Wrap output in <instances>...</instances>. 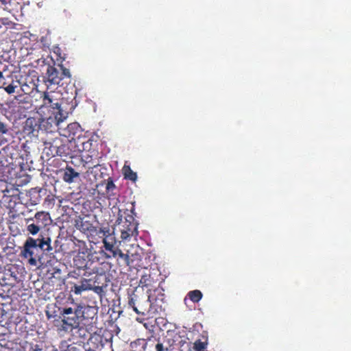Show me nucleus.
Instances as JSON below:
<instances>
[{
	"label": "nucleus",
	"mask_w": 351,
	"mask_h": 351,
	"mask_svg": "<svg viewBox=\"0 0 351 351\" xmlns=\"http://www.w3.org/2000/svg\"><path fill=\"white\" fill-rule=\"evenodd\" d=\"M60 310V317L62 322L61 328L66 332H72L75 328L79 327L82 318L84 319V314L90 313L96 315V310L91 306H83L77 305L74 308L72 307H64Z\"/></svg>",
	"instance_id": "1"
},
{
	"label": "nucleus",
	"mask_w": 351,
	"mask_h": 351,
	"mask_svg": "<svg viewBox=\"0 0 351 351\" xmlns=\"http://www.w3.org/2000/svg\"><path fill=\"white\" fill-rule=\"evenodd\" d=\"M74 139L76 144L77 155L82 152L85 153L81 158L83 160V163H82L83 167L85 166L84 162H85L86 165L89 162L94 163V162H97L99 156L98 151L95 149V146L97 145L96 141L84 135Z\"/></svg>",
	"instance_id": "2"
},
{
	"label": "nucleus",
	"mask_w": 351,
	"mask_h": 351,
	"mask_svg": "<svg viewBox=\"0 0 351 351\" xmlns=\"http://www.w3.org/2000/svg\"><path fill=\"white\" fill-rule=\"evenodd\" d=\"M128 304L136 314L146 317L147 319L152 317L150 297L148 295L138 294L133 291L128 296Z\"/></svg>",
	"instance_id": "3"
},
{
	"label": "nucleus",
	"mask_w": 351,
	"mask_h": 351,
	"mask_svg": "<svg viewBox=\"0 0 351 351\" xmlns=\"http://www.w3.org/2000/svg\"><path fill=\"white\" fill-rule=\"evenodd\" d=\"M25 222L28 233L36 235L40 230L49 226L52 222V219L48 212L38 211L34 214V217L25 218Z\"/></svg>",
	"instance_id": "4"
},
{
	"label": "nucleus",
	"mask_w": 351,
	"mask_h": 351,
	"mask_svg": "<svg viewBox=\"0 0 351 351\" xmlns=\"http://www.w3.org/2000/svg\"><path fill=\"white\" fill-rule=\"evenodd\" d=\"M71 77L69 69L63 66L62 64L56 66L55 63L53 65H48L45 73V82L46 84L58 85L60 82L65 79H70Z\"/></svg>",
	"instance_id": "5"
},
{
	"label": "nucleus",
	"mask_w": 351,
	"mask_h": 351,
	"mask_svg": "<svg viewBox=\"0 0 351 351\" xmlns=\"http://www.w3.org/2000/svg\"><path fill=\"white\" fill-rule=\"evenodd\" d=\"M38 240L32 237H28L23 245L21 255L28 258V263L32 266H36L38 261H40L43 252L37 245Z\"/></svg>",
	"instance_id": "6"
},
{
	"label": "nucleus",
	"mask_w": 351,
	"mask_h": 351,
	"mask_svg": "<svg viewBox=\"0 0 351 351\" xmlns=\"http://www.w3.org/2000/svg\"><path fill=\"white\" fill-rule=\"evenodd\" d=\"M43 105L41 108L47 109L51 114H68V112L64 110L63 103L60 99L56 98L54 93L53 92H44L42 96Z\"/></svg>",
	"instance_id": "7"
},
{
	"label": "nucleus",
	"mask_w": 351,
	"mask_h": 351,
	"mask_svg": "<svg viewBox=\"0 0 351 351\" xmlns=\"http://www.w3.org/2000/svg\"><path fill=\"white\" fill-rule=\"evenodd\" d=\"M148 297H150V306L152 317L155 315L160 314L165 311L167 302L162 289H154L152 293L148 295Z\"/></svg>",
	"instance_id": "8"
},
{
	"label": "nucleus",
	"mask_w": 351,
	"mask_h": 351,
	"mask_svg": "<svg viewBox=\"0 0 351 351\" xmlns=\"http://www.w3.org/2000/svg\"><path fill=\"white\" fill-rule=\"evenodd\" d=\"M68 117V114H51L48 117L43 118L40 121V130L51 133L63 122Z\"/></svg>",
	"instance_id": "9"
},
{
	"label": "nucleus",
	"mask_w": 351,
	"mask_h": 351,
	"mask_svg": "<svg viewBox=\"0 0 351 351\" xmlns=\"http://www.w3.org/2000/svg\"><path fill=\"white\" fill-rule=\"evenodd\" d=\"M75 139H66L62 138L58 156L69 157L76 162L83 163V160L77 157Z\"/></svg>",
	"instance_id": "10"
},
{
	"label": "nucleus",
	"mask_w": 351,
	"mask_h": 351,
	"mask_svg": "<svg viewBox=\"0 0 351 351\" xmlns=\"http://www.w3.org/2000/svg\"><path fill=\"white\" fill-rule=\"evenodd\" d=\"M62 137L60 134L55 137H47L43 141V153L51 158L58 156L62 145Z\"/></svg>",
	"instance_id": "11"
},
{
	"label": "nucleus",
	"mask_w": 351,
	"mask_h": 351,
	"mask_svg": "<svg viewBox=\"0 0 351 351\" xmlns=\"http://www.w3.org/2000/svg\"><path fill=\"white\" fill-rule=\"evenodd\" d=\"M138 344L146 348V351H167L168 348L165 347L159 337L152 335L146 341H138Z\"/></svg>",
	"instance_id": "12"
},
{
	"label": "nucleus",
	"mask_w": 351,
	"mask_h": 351,
	"mask_svg": "<svg viewBox=\"0 0 351 351\" xmlns=\"http://www.w3.org/2000/svg\"><path fill=\"white\" fill-rule=\"evenodd\" d=\"M58 130H60L59 134L64 136L66 139H69V138L74 139L83 136L82 129L77 122L71 123L64 128H58Z\"/></svg>",
	"instance_id": "13"
},
{
	"label": "nucleus",
	"mask_w": 351,
	"mask_h": 351,
	"mask_svg": "<svg viewBox=\"0 0 351 351\" xmlns=\"http://www.w3.org/2000/svg\"><path fill=\"white\" fill-rule=\"evenodd\" d=\"M40 130V120L29 117L25 121L23 132L26 136H37Z\"/></svg>",
	"instance_id": "14"
},
{
	"label": "nucleus",
	"mask_w": 351,
	"mask_h": 351,
	"mask_svg": "<svg viewBox=\"0 0 351 351\" xmlns=\"http://www.w3.org/2000/svg\"><path fill=\"white\" fill-rule=\"evenodd\" d=\"M92 279L86 278H81L80 283L70 282L72 285L71 287V291L74 293L75 295H81V293L86 291L93 289V285L91 284Z\"/></svg>",
	"instance_id": "15"
},
{
	"label": "nucleus",
	"mask_w": 351,
	"mask_h": 351,
	"mask_svg": "<svg viewBox=\"0 0 351 351\" xmlns=\"http://www.w3.org/2000/svg\"><path fill=\"white\" fill-rule=\"evenodd\" d=\"M172 341L173 349L178 350V351H188L189 350L188 338L185 336H181L179 333H175L173 335Z\"/></svg>",
	"instance_id": "16"
},
{
	"label": "nucleus",
	"mask_w": 351,
	"mask_h": 351,
	"mask_svg": "<svg viewBox=\"0 0 351 351\" xmlns=\"http://www.w3.org/2000/svg\"><path fill=\"white\" fill-rule=\"evenodd\" d=\"M75 227L84 233L93 234L97 232V228L88 221H83L82 219L75 220Z\"/></svg>",
	"instance_id": "17"
},
{
	"label": "nucleus",
	"mask_w": 351,
	"mask_h": 351,
	"mask_svg": "<svg viewBox=\"0 0 351 351\" xmlns=\"http://www.w3.org/2000/svg\"><path fill=\"white\" fill-rule=\"evenodd\" d=\"M88 173L91 174L93 176H109L110 169H108L104 165H94L93 167H88Z\"/></svg>",
	"instance_id": "18"
},
{
	"label": "nucleus",
	"mask_w": 351,
	"mask_h": 351,
	"mask_svg": "<svg viewBox=\"0 0 351 351\" xmlns=\"http://www.w3.org/2000/svg\"><path fill=\"white\" fill-rule=\"evenodd\" d=\"M74 267L78 269H81L83 271H88L90 269V265L91 263L89 261H87L84 257L77 256L73 259Z\"/></svg>",
	"instance_id": "19"
},
{
	"label": "nucleus",
	"mask_w": 351,
	"mask_h": 351,
	"mask_svg": "<svg viewBox=\"0 0 351 351\" xmlns=\"http://www.w3.org/2000/svg\"><path fill=\"white\" fill-rule=\"evenodd\" d=\"M37 240V245L42 252L52 254L53 247L51 245V239L49 237H43Z\"/></svg>",
	"instance_id": "20"
},
{
	"label": "nucleus",
	"mask_w": 351,
	"mask_h": 351,
	"mask_svg": "<svg viewBox=\"0 0 351 351\" xmlns=\"http://www.w3.org/2000/svg\"><path fill=\"white\" fill-rule=\"evenodd\" d=\"M90 274V271H83L81 269H76L74 267V269L71 271L69 273L68 276H69V278H71L78 279L80 277L81 278L87 277Z\"/></svg>",
	"instance_id": "21"
},
{
	"label": "nucleus",
	"mask_w": 351,
	"mask_h": 351,
	"mask_svg": "<svg viewBox=\"0 0 351 351\" xmlns=\"http://www.w3.org/2000/svg\"><path fill=\"white\" fill-rule=\"evenodd\" d=\"M114 238H104L103 239V243L104 247L106 251H108L112 253L113 255V252L114 250H117L118 247H116L114 246Z\"/></svg>",
	"instance_id": "22"
},
{
	"label": "nucleus",
	"mask_w": 351,
	"mask_h": 351,
	"mask_svg": "<svg viewBox=\"0 0 351 351\" xmlns=\"http://www.w3.org/2000/svg\"><path fill=\"white\" fill-rule=\"evenodd\" d=\"M202 296V293L199 290L191 291L187 294V297L194 303L199 302Z\"/></svg>",
	"instance_id": "23"
},
{
	"label": "nucleus",
	"mask_w": 351,
	"mask_h": 351,
	"mask_svg": "<svg viewBox=\"0 0 351 351\" xmlns=\"http://www.w3.org/2000/svg\"><path fill=\"white\" fill-rule=\"evenodd\" d=\"M94 317H91V320L88 323H83L82 326H84L86 331L89 334L95 332V330L97 328L95 326V322L93 321Z\"/></svg>",
	"instance_id": "24"
},
{
	"label": "nucleus",
	"mask_w": 351,
	"mask_h": 351,
	"mask_svg": "<svg viewBox=\"0 0 351 351\" xmlns=\"http://www.w3.org/2000/svg\"><path fill=\"white\" fill-rule=\"evenodd\" d=\"M4 162H7L5 159V157H3L2 159L0 160V174H2V176H5V173H9L10 174V167L8 164H5Z\"/></svg>",
	"instance_id": "25"
},
{
	"label": "nucleus",
	"mask_w": 351,
	"mask_h": 351,
	"mask_svg": "<svg viewBox=\"0 0 351 351\" xmlns=\"http://www.w3.org/2000/svg\"><path fill=\"white\" fill-rule=\"evenodd\" d=\"M112 256H113L114 258L119 257V258H120L123 259V260L125 262V263H126L127 265H128V264H129V259H130L129 256H128V254H124V253H123V252L120 249H119V248H117V250H114V251L113 252V255H112Z\"/></svg>",
	"instance_id": "26"
},
{
	"label": "nucleus",
	"mask_w": 351,
	"mask_h": 351,
	"mask_svg": "<svg viewBox=\"0 0 351 351\" xmlns=\"http://www.w3.org/2000/svg\"><path fill=\"white\" fill-rule=\"evenodd\" d=\"M152 278L150 274H144L140 279V285L142 287H149L152 283Z\"/></svg>",
	"instance_id": "27"
},
{
	"label": "nucleus",
	"mask_w": 351,
	"mask_h": 351,
	"mask_svg": "<svg viewBox=\"0 0 351 351\" xmlns=\"http://www.w3.org/2000/svg\"><path fill=\"white\" fill-rule=\"evenodd\" d=\"M138 341H146L144 339H138L130 343V348L132 351H146V348L145 346H141L138 344Z\"/></svg>",
	"instance_id": "28"
},
{
	"label": "nucleus",
	"mask_w": 351,
	"mask_h": 351,
	"mask_svg": "<svg viewBox=\"0 0 351 351\" xmlns=\"http://www.w3.org/2000/svg\"><path fill=\"white\" fill-rule=\"evenodd\" d=\"M110 232V228L108 226H106V227L100 228L99 230H97V232H95V233L98 234H101L102 237L104 238H106V239L114 238V237H112L111 235Z\"/></svg>",
	"instance_id": "29"
},
{
	"label": "nucleus",
	"mask_w": 351,
	"mask_h": 351,
	"mask_svg": "<svg viewBox=\"0 0 351 351\" xmlns=\"http://www.w3.org/2000/svg\"><path fill=\"white\" fill-rule=\"evenodd\" d=\"M207 342L197 339L194 342L193 348L195 351H204L207 347Z\"/></svg>",
	"instance_id": "30"
},
{
	"label": "nucleus",
	"mask_w": 351,
	"mask_h": 351,
	"mask_svg": "<svg viewBox=\"0 0 351 351\" xmlns=\"http://www.w3.org/2000/svg\"><path fill=\"white\" fill-rule=\"evenodd\" d=\"M66 170L64 173L63 176H80V172L78 171V167L76 169L73 168L71 166H69L68 164H66Z\"/></svg>",
	"instance_id": "31"
},
{
	"label": "nucleus",
	"mask_w": 351,
	"mask_h": 351,
	"mask_svg": "<svg viewBox=\"0 0 351 351\" xmlns=\"http://www.w3.org/2000/svg\"><path fill=\"white\" fill-rule=\"evenodd\" d=\"M102 339H103L102 336L97 334L96 332L91 334L90 337L89 339V340L92 343L97 344V346H98V343H100L101 346H103Z\"/></svg>",
	"instance_id": "32"
},
{
	"label": "nucleus",
	"mask_w": 351,
	"mask_h": 351,
	"mask_svg": "<svg viewBox=\"0 0 351 351\" xmlns=\"http://www.w3.org/2000/svg\"><path fill=\"white\" fill-rule=\"evenodd\" d=\"M122 174L123 176H137L136 173L134 172L129 165H128V162H125L124 166L122 168Z\"/></svg>",
	"instance_id": "33"
},
{
	"label": "nucleus",
	"mask_w": 351,
	"mask_h": 351,
	"mask_svg": "<svg viewBox=\"0 0 351 351\" xmlns=\"http://www.w3.org/2000/svg\"><path fill=\"white\" fill-rule=\"evenodd\" d=\"M74 330H77V332L78 333V336L80 338L85 339L86 337L87 332L84 329V326H81V324H79V327L75 328Z\"/></svg>",
	"instance_id": "34"
},
{
	"label": "nucleus",
	"mask_w": 351,
	"mask_h": 351,
	"mask_svg": "<svg viewBox=\"0 0 351 351\" xmlns=\"http://www.w3.org/2000/svg\"><path fill=\"white\" fill-rule=\"evenodd\" d=\"M132 234H133V230H131L130 228H128L126 230H122L121 231V238L123 240H126L129 237H130V236H132Z\"/></svg>",
	"instance_id": "35"
},
{
	"label": "nucleus",
	"mask_w": 351,
	"mask_h": 351,
	"mask_svg": "<svg viewBox=\"0 0 351 351\" xmlns=\"http://www.w3.org/2000/svg\"><path fill=\"white\" fill-rule=\"evenodd\" d=\"M17 86L10 84L7 86L3 87V88L5 90V92L8 93V94H12L15 92V88Z\"/></svg>",
	"instance_id": "36"
},
{
	"label": "nucleus",
	"mask_w": 351,
	"mask_h": 351,
	"mask_svg": "<svg viewBox=\"0 0 351 351\" xmlns=\"http://www.w3.org/2000/svg\"><path fill=\"white\" fill-rule=\"evenodd\" d=\"M54 53L58 56V58L57 59L58 60H61L62 62L63 60H65V54H64L63 56H62V53H61V49L59 48V47H57L55 50H54Z\"/></svg>",
	"instance_id": "37"
},
{
	"label": "nucleus",
	"mask_w": 351,
	"mask_h": 351,
	"mask_svg": "<svg viewBox=\"0 0 351 351\" xmlns=\"http://www.w3.org/2000/svg\"><path fill=\"white\" fill-rule=\"evenodd\" d=\"M115 188V185L113 182V180H112L110 179V178H109L108 180V183L106 184V190L109 192L110 191L114 189Z\"/></svg>",
	"instance_id": "38"
},
{
	"label": "nucleus",
	"mask_w": 351,
	"mask_h": 351,
	"mask_svg": "<svg viewBox=\"0 0 351 351\" xmlns=\"http://www.w3.org/2000/svg\"><path fill=\"white\" fill-rule=\"evenodd\" d=\"M65 182L71 183L74 181L75 177H63Z\"/></svg>",
	"instance_id": "39"
},
{
	"label": "nucleus",
	"mask_w": 351,
	"mask_h": 351,
	"mask_svg": "<svg viewBox=\"0 0 351 351\" xmlns=\"http://www.w3.org/2000/svg\"><path fill=\"white\" fill-rule=\"evenodd\" d=\"M31 351H42V349L40 348L38 345H36Z\"/></svg>",
	"instance_id": "40"
},
{
	"label": "nucleus",
	"mask_w": 351,
	"mask_h": 351,
	"mask_svg": "<svg viewBox=\"0 0 351 351\" xmlns=\"http://www.w3.org/2000/svg\"><path fill=\"white\" fill-rule=\"evenodd\" d=\"M124 178H126V179H130V180H132L134 182L136 181V180L138 178V177H134V176H132V177H124Z\"/></svg>",
	"instance_id": "41"
},
{
	"label": "nucleus",
	"mask_w": 351,
	"mask_h": 351,
	"mask_svg": "<svg viewBox=\"0 0 351 351\" xmlns=\"http://www.w3.org/2000/svg\"><path fill=\"white\" fill-rule=\"evenodd\" d=\"M9 1V0H0V2L3 4V5H6L8 3V2Z\"/></svg>",
	"instance_id": "42"
},
{
	"label": "nucleus",
	"mask_w": 351,
	"mask_h": 351,
	"mask_svg": "<svg viewBox=\"0 0 351 351\" xmlns=\"http://www.w3.org/2000/svg\"><path fill=\"white\" fill-rule=\"evenodd\" d=\"M85 351H96L95 349H93V348H88V349H86Z\"/></svg>",
	"instance_id": "43"
},
{
	"label": "nucleus",
	"mask_w": 351,
	"mask_h": 351,
	"mask_svg": "<svg viewBox=\"0 0 351 351\" xmlns=\"http://www.w3.org/2000/svg\"><path fill=\"white\" fill-rule=\"evenodd\" d=\"M77 349L76 347H72L71 348L70 350L76 351Z\"/></svg>",
	"instance_id": "44"
},
{
	"label": "nucleus",
	"mask_w": 351,
	"mask_h": 351,
	"mask_svg": "<svg viewBox=\"0 0 351 351\" xmlns=\"http://www.w3.org/2000/svg\"><path fill=\"white\" fill-rule=\"evenodd\" d=\"M32 205H36L37 204V202L36 201H34V202L32 203Z\"/></svg>",
	"instance_id": "45"
},
{
	"label": "nucleus",
	"mask_w": 351,
	"mask_h": 351,
	"mask_svg": "<svg viewBox=\"0 0 351 351\" xmlns=\"http://www.w3.org/2000/svg\"><path fill=\"white\" fill-rule=\"evenodd\" d=\"M22 215H24V216H25V215H27V213H26L25 212H23V213H22Z\"/></svg>",
	"instance_id": "46"
},
{
	"label": "nucleus",
	"mask_w": 351,
	"mask_h": 351,
	"mask_svg": "<svg viewBox=\"0 0 351 351\" xmlns=\"http://www.w3.org/2000/svg\"><path fill=\"white\" fill-rule=\"evenodd\" d=\"M136 320H137V321H138V322H142V321H141V320H140V318H137V319H136Z\"/></svg>",
	"instance_id": "47"
},
{
	"label": "nucleus",
	"mask_w": 351,
	"mask_h": 351,
	"mask_svg": "<svg viewBox=\"0 0 351 351\" xmlns=\"http://www.w3.org/2000/svg\"><path fill=\"white\" fill-rule=\"evenodd\" d=\"M47 317H48V318H50V316L49 315V313H47Z\"/></svg>",
	"instance_id": "48"
},
{
	"label": "nucleus",
	"mask_w": 351,
	"mask_h": 351,
	"mask_svg": "<svg viewBox=\"0 0 351 351\" xmlns=\"http://www.w3.org/2000/svg\"><path fill=\"white\" fill-rule=\"evenodd\" d=\"M22 176H28V175H27V174H26V173H24V174H23Z\"/></svg>",
	"instance_id": "49"
},
{
	"label": "nucleus",
	"mask_w": 351,
	"mask_h": 351,
	"mask_svg": "<svg viewBox=\"0 0 351 351\" xmlns=\"http://www.w3.org/2000/svg\"><path fill=\"white\" fill-rule=\"evenodd\" d=\"M1 28V25H0V29Z\"/></svg>",
	"instance_id": "50"
},
{
	"label": "nucleus",
	"mask_w": 351,
	"mask_h": 351,
	"mask_svg": "<svg viewBox=\"0 0 351 351\" xmlns=\"http://www.w3.org/2000/svg\"><path fill=\"white\" fill-rule=\"evenodd\" d=\"M55 351H58V350H57V349H56V350H55Z\"/></svg>",
	"instance_id": "51"
}]
</instances>
